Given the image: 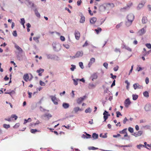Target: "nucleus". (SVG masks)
<instances>
[{"label": "nucleus", "mask_w": 151, "mask_h": 151, "mask_svg": "<svg viewBox=\"0 0 151 151\" xmlns=\"http://www.w3.org/2000/svg\"><path fill=\"white\" fill-rule=\"evenodd\" d=\"M34 11H35V14L38 17H40V13L38 12L37 9H35V10Z\"/></svg>", "instance_id": "obj_26"}, {"label": "nucleus", "mask_w": 151, "mask_h": 151, "mask_svg": "<svg viewBox=\"0 0 151 151\" xmlns=\"http://www.w3.org/2000/svg\"><path fill=\"white\" fill-rule=\"evenodd\" d=\"M131 103V102L129 100V99L128 98L127 99H126L124 102V104L125 107H128Z\"/></svg>", "instance_id": "obj_11"}, {"label": "nucleus", "mask_w": 151, "mask_h": 151, "mask_svg": "<svg viewBox=\"0 0 151 151\" xmlns=\"http://www.w3.org/2000/svg\"><path fill=\"white\" fill-rule=\"evenodd\" d=\"M150 52V50L148 51L147 52H143V55L145 56L146 55H147Z\"/></svg>", "instance_id": "obj_36"}, {"label": "nucleus", "mask_w": 151, "mask_h": 151, "mask_svg": "<svg viewBox=\"0 0 151 151\" xmlns=\"http://www.w3.org/2000/svg\"><path fill=\"white\" fill-rule=\"evenodd\" d=\"M71 66L72 67L70 68V69L71 71H73L76 68V66L73 65H72Z\"/></svg>", "instance_id": "obj_45"}, {"label": "nucleus", "mask_w": 151, "mask_h": 151, "mask_svg": "<svg viewBox=\"0 0 151 151\" xmlns=\"http://www.w3.org/2000/svg\"><path fill=\"white\" fill-rule=\"evenodd\" d=\"M97 19L96 18L93 17L90 20V22L92 24H94L96 21Z\"/></svg>", "instance_id": "obj_22"}, {"label": "nucleus", "mask_w": 151, "mask_h": 151, "mask_svg": "<svg viewBox=\"0 0 151 151\" xmlns=\"http://www.w3.org/2000/svg\"><path fill=\"white\" fill-rule=\"evenodd\" d=\"M73 80L74 82V84L76 86L77 85H78L77 81L79 80V79H78L77 78L76 79H73Z\"/></svg>", "instance_id": "obj_41"}, {"label": "nucleus", "mask_w": 151, "mask_h": 151, "mask_svg": "<svg viewBox=\"0 0 151 151\" xmlns=\"http://www.w3.org/2000/svg\"><path fill=\"white\" fill-rule=\"evenodd\" d=\"M44 69L41 68H40L39 70H37V72L38 73V75L40 76H42V73L44 71Z\"/></svg>", "instance_id": "obj_13"}, {"label": "nucleus", "mask_w": 151, "mask_h": 151, "mask_svg": "<svg viewBox=\"0 0 151 151\" xmlns=\"http://www.w3.org/2000/svg\"><path fill=\"white\" fill-rule=\"evenodd\" d=\"M42 117H47L49 119L50 118L52 117L51 114L49 113H46L42 115Z\"/></svg>", "instance_id": "obj_17"}, {"label": "nucleus", "mask_w": 151, "mask_h": 151, "mask_svg": "<svg viewBox=\"0 0 151 151\" xmlns=\"http://www.w3.org/2000/svg\"><path fill=\"white\" fill-rule=\"evenodd\" d=\"M143 132L142 131H139L137 133H134V134H133L135 137H137L138 136H140L142 134Z\"/></svg>", "instance_id": "obj_18"}, {"label": "nucleus", "mask_w": 151, "mask_h": 151, "mask_svg": "<svg viewBox=\"0 0 151 151\" xmlns=\"http://www.w3.org/2000/svg\"><path fill=\"white\" fill-rule=\"evenodd\" d=\"M103 66L106 68L107 69L108 64L107 63H104L103 64Z\"/></svg>", "instance_id": "obj_61"}, {"label": "nucleus", "mask_w": 151, "mask_h": 151, "mask_svg": "<svg viewBox=\"0 0 151 151\" xmlns=\"http://www.w3.org/2000/svg\"><path fill=\"white\" fill-rule=\"evenodd\" d=\"M145 46L149 49L151 48V44L150 43L146 44Z\"/></svg>", "instance_id": "obj_51"}, {"label": "nucleus", "mask_w": 151, "mask_h": 151, "mask_svg": "<svg viewBox=\"0 0 151 151\" xmlns=\"http://www.w3.org/2000/svg\"><path fill=\"white\" fill-rule=\"evenodd\" d=\"M11 118H14L15 120H16L17 119V116L15 114H13L11 115Z\"/></svg>", "instance_id": "obj_55"}, {"label": "nucleus", "mask_w": 151, "mask_h": 151, "mask_svg": "<svg viewBox=\"0 0 151 151\" xmlns=\"http://www.w3.org/2000/svg\"><path fill=\"white\" fill-rule=\"evenodd\" d=\"M83 52L82 51H78L77 52L76 54L73 56L74 58H78L81 57L83 55Z\"/></svg>", "instance_id": "obj_7"}, {"label": "nucleus", "mask_w": 151, "mask_h": 151, "mask_svg": "<svg viewBox=\"0 0 151 151\" xmlns=\"http://www.w3.org/2000/svg\"><path fill=\"white\" fill-rule=\"evenodd\" d=\"M81 18L80 19V22L81 23H83L85 21V17L81 14Z\"/></svg>", "instance_id": "obj_21"}, {"label": "nucleus", "mask_w": 151, "mask_h": 151, "mask_svg": "<svg viewBox=\"0 0 151 151\" xmlns=\"http://www.w3.org/2000/svg\"><path fill=\"white\" fill-rule=\"evenodd\" d=\"M5 94H9L11 96V95L12 94H13L15 93V92L13 90H12L11 92H5Z\"/></svg>", "instance_id": "obj_43"}, {"label": "nucleus", "mask_w": 151, "mask_h": 151, "mask_svg": "<svg viewBox=\"0 0 151 151\" xmlns=\"http://www.w3.org/2000/svg\"><path fill=\"white\" fill-rule=\"evenodd\" d=\"M32 121V119L30 118H29L27 119H24V122L23 124H25L27 122H30Z\"/></svg>", "instance_id": "obj_35"}, {"label": "nucleus", "mask_w": 151, "mask_h": 151, "mask_svg": "<svg viewBox=\"0 0 151 151\" xmlns=\"http://www.w3.org/2000/svg\"><path fill=\"white\" fill-rule=\"evenodd\" d=\"M114 51L116 52H120V49L119 48H116L114 50Z\"/></svg>", "instance_id": "obj_63"}, {"label": "nucleus", "mask_w": 151, "mask_h": 151, "mask_svg": "<svg viewBox=\"0 0 151 151\" xmlns=\"http://www.w3.org/2000/svg\"><path fill=\"white\" fill-rule=\"evenodd\" d=\"M149 82V79L148 77H146L145 79V83L146 84H148Z\"/></svg>", "instance_id": "obj_64"}, {"label": "nucleus", "mask_w": 151, "mask_h": 151, "mask_svg": "<svg viewBox=\"0 0 151 151\" xmlns=\"http://www.w3.org/2000/svg\"><path fill=\"white\" fill-rule=\"evenodd\" d=\"M129 131L131 133H132L133 132L134 130L133 128L131 127H129L128 128Z\"/></svg>", "instance_id": "obj_52"}, {"label": "nucleus", "mask_w": 151, "mask_h": 151, "mask_svg": "<svg viewBox=\"0 0 151 151\" xmlns=\"http://www.w3.org/2000/svg\"><path fill=\"white\" fill-rule=\"evenodd\" d=\"M21 23L22 25H24V24L25 23V21L24 18H21Z\"/></svg>", "instance_id": "obj_49"}, {"label": "nucleus", "mask_w": 151, "mask_h": 151, "mask_svg": "<svg viewBox=\"0 0 151 151\" xmlns=\"http://www.w3.org/2000/svg\"><path fill=\"white\" fill-rule=\"evenodd\" d=\"M96 86V84H93V83H90L88 85V88L91 89L94 88Z\"/></svg>", "instance_id": "obj_15"}, {"label": "nucleus", "mask_w": 151, "mask_h": 151, "mask_svg": "<svg viewBox=\"0 0 151 151\" xmlns=\"http://www.w3.org/2000/svg\"><path fill=\"white\" fill-rule=\"evenodd\" d=\"M79 65L81 69H83L84 68V67L83 65V63H82L81 62H79Z\"/></svg>", "instance_id": "obj_47"}, {"label": "nucleus", "mask_w": 151, "mask_h": 151, "mask_svg": "<svg viewBox=\"0 0 151 151\" xmlns=\"http://www.w3.org/2000/svg\"><path fill=\"white\" fill-rule=\"evenodd\" d=\"M145 146V145H144L140 144L139 145H137V147L138 149H140L141 148L144 147Z\"/></svg>", "instance_id": "obj_42"}, {"label": "nucleus", "mask_w": 151, "mask_h": 151, "mask_svg": "<svg viewBox=\"0 0 151 151\" xmlns=\"http://www.w3.org/2000/svg\"><path fill=\"white\" fill-rule=\"evenodd\" d=\"M27 2L29 4V5L31 6L32 7H34V4L33 3L31 2L29 0H27Z\"/></svg>", "instance_id": "obj_28"}, {"label": "nucleus", "mask_w": 151, "mask_h": 151, "mask_svg": "<svg viewBox=\"0 0 151 151\" xmlns=\"http://www.w3.org/2000/svg\"><path fill=\"white\" fill-rule=\"evenodd\" d=\"M83 109H80L79 107H75L73 109V111L75 113H76L78 111H81Z\"/></svg>", "instance_id": "obj_16"}, {"label": "nucleus", "mask_w": 151, "mask_h": 151, "mask_svg": "<svg viewBox=\"0 0 151 151\" xmlns=\"http://www.w3.org/2000/svg\"><path fill=\"white\" fill-rule=\"evenodd\" d=\"M40 85L41 86H45V83L41 81H40Z\"/></svg>", "instance_id": "obj_60"}, {"label": "nucleus", "mask_w": 151, "mask_h": 151, "mask_svg": "<svg viewBox=\"0 0 151 151\" xmlns=\"http://www.w3.org/2000/svg\"><path fill=\"white\" fill-rule=\"evenodd\" d=\"M147 22V17H143L142 18V23L143 24H145Z\"/></svg>", "instance_id": "obj_25"}, {"label": "nucleus", "mask_w": 151, "mask_h": 151, "mask_svg": "<svg viewBox=\"0 0 151 151\" xmlns=\"http://www.w3.org/2000/svg\"><path fill=\"white\" fill-rule=\"evenodd\" d=\"M46 56L48 59H54L56 56L55 55H54L51 54H46Z\"/></svg>", "instance_id": "obj_14"}, {"label": "nucleus", "mask_w": 151, "mask_h": 151, "mask_svg": "<svg viewBox=\"0 0 151 151\" xmlns=\"http://www.w3.org/2000/svg\"><path fill=\"white\" fill-rule=\"evenodd\" d=\"M103 114L104 115V122L108 118V116L110 115L108 114V112L106 111H105L104 112Z\"/></svg>", "instance_id": "obj_10"}, {"label": "nucleus", "mask_w": 151, "mask_h": 151, "mask_svg": "<svg viewBox=\"0 0 151 151\" xmlns=\"http://www.w3.org/2000/svg\"><path fill=\"white\" fill-rule=\"evenodd\" d=\"M106 6L107 7L110 8H112L114 6V4L112 3H107Z\"/></svg>", "instance_id": "obj_23"}, {"label": "nucleus", "mask_w": 151, "mask_h": 151, "mask_svg": "<svg viewBox=\"0 0 151 151\" xmlns=\"http://www.w3.org/2000/svg\"><path fill=\"white\" fill-rule=\"evenodd\" d=\"M144 109L146 111H150L151 110V105L150 104L147 103L145 106Z\"/></svg>", "instance_id": "obj_5"}, {"label": "nucleus", "mask_w": 151, "mask_h": 151, "mask_svg": "<svg viewBox=\"0 0 151 151\" xmlns=\"http://www.w3.org/2000/svg\"><path fill=\"white\" fill-rule=\"evenodd\" d=\"M53 47L54 50L55 51H58L61 49L60 45L59 44L55 43L53 44Z\"/></svg>", "instance_id": "obj_3"}, {"label": "nucleus", "mask_w": 151, "mask_h": 151, "mask_svg": "<svg viewBox=\"0 0 151 151\" xmlns=\"http://www.w3.org/2000/svg\"><path fill=\"white\" fill-rule=\"evenodd\" d=\"M14 47L19 52H23V50L17 44L15 45Z\"/></svg>", "instance_id": "obj_20"}, {"label": "nucleus", "mask_w": 151, "mask_h": 151, "mask_svg": "<svg viewBox=\"0 0 151 151\" xmlns=\"http://www.w3.org/2000/svg\"><path fill=\"white\" fill-rule=\"evenodd\" d=\"M40 110L42 111H49L48 110H46L45 109L43 108L41 106H40Z\"/></svg>", "instance_id": "obj_50"}, {"label": "nucleus", "mask_w": 151, "mask_h": 151, "mask_svg": "<svg viewBox=\"0 0 151 151\" xmlns=\"http://www.w3.org/2000/svg\"><path fill=\"white\" fill-rule=\"evenodd\" d=\"M40 38V37H33V40L35 41L37 43H39V39Z\"/></svg>", "instance_id": "obj_29"}, {"label": "nucleus", "mask_w": 151, "mask_h": 151, "mask_svg": "<svg viewBox=\"0 0 151 151\" xmlns=\"http://www.w3.org/2000/svg\"><path fill=\"white\" fill-rule=\"evenodd\" d=\"M10 125L9 124H4L3 125V127L4 128L6 129H8L10 127Z\"/></svg>", "instance_id": "obj_48"}, {"label": "nucleus", "mask_w": 151, "mask_h": 151, "mask_svg": "<svg viewBox=\"0 0 151 151\" xmlns=\"http://www.w3.org/2000/svg\"><path fill=\"white\" fill-rule=\"evenodd\" d=\"M63 46L66 49H69L70 47L69 45L67 44H65L63 45Z\"/></svg>", "instance_id": "obj_59"}, {"label": "nucleus", "mask_w": 151, "mask_h": 151, "mask_svg": "<svg viewBox=\"0 0 151 151\" xmlns=\"http://www.w3.org/2000/svg\"><path fill=\"white\" fill-rule=\"evenodd\" d=\"M86 97V96H84L82 97L78 98L77 100V102L78 104H81V102L85 99Z\"/></svg>", "instance_id": "obj_8"}, {"label": "nucleus", "mask_w": 151, "mask_h": 151, "mask_svg": "<svg viewBox=\"0 0 151 151\" xmlns=\"http://www.w3.org/2000/svg\"><path fill=\"white\" fill-rule=\"evenodd\" d=\"M133 87L135 90L137 89H142L143 88L142 86L139 85L138 83H135L133 85Z\"/></svg>", "instance_id": "obj_6"}, {"label": "nucleus", "mask_w": 151, "mask_h": 151, "mask_svg": "<svg viewBox=\"0 0 151 151\" xmlns=\"http://www.w3.org/2000/svg\"><path fill=\"white\" fill-rule=\"evenodd\" d=\"M143 95L144 96L148 98L149 97V95L148 92L147 91H145L143 93Z\"/></svg>", "instance_id": "obj_30"}, {"label": "nucleus", "mask_w": 151, "mask_h": 151, "mask_svg": "<svg viewBox=\"0 0 151 151\" xmlns=\"http://www.w3.org/2000/svg\"><path fill=\"white\" fill-rule=\"evenodd\" d=\"M123 48H125V49H126V50H127L131 52L132 51V50L131 48H130L128 46H127L125 45H124V47H123Z\"/></svg>", "instance_id": "obj_27"}, {"label": "nucleus", "mask_w": 151, "mask_h": 151, "mask_svg": "<svg viewBox=\"0 0 151 151\" xmlns=\"http://www.w3.org/2000/svg\"><path fill=\"white\" fill-rule=\"evenodd\" d=\"M12 34L14 36L16 37L17 36V31L16 30L14 31L12 33Z\"/></svg>", "instance_id": "obj_56"}, {"label": "nucleus", "mask_w": 151, "mask_h": 151, "mask_svg": "<svg viewBox=\"0 0 151 151\" xmlns=\"http://www.w3.org/2000/svg\"><path fill=\"white\" fill-rule=\"evenodd\" d=\"M92 111L91 109L90 108H88L86 109L85 111L86 113H90Z\"/></svg>", "instance_id": "obj_31"}, {"label": "nucleus", "mask_w": 151, "mask_h": 151, "mask_svg": "<svg viewBox=\"0 0 151 151\" xmlns=\"http://www.w3.org/2000/svg\"><path fill=\"white\" fill-rule=\"evenodd\" d=\"M146 26H145L144 27L139 30L137 33L138 35L141 36L145 33L146 31Z\"/></svg>", "instance_id": "obj_4"}, {"label": "nucleus", "mask_w": 151, "mask_h": 151, "mask_svg": "<svg viewBox=\"0 0 151 151\" xmlns=\"http://www.w3.org/2000/svg\"><path fill=\"white\" fill-rule=\"evenodd\" d=\"M88 149L90 150H97L98 149V148L97 147H94L92 146V147H88Z\"/></svg>", "instance_id": "obj_38"}, {"label": "nucleus", "mask_w": 151, "mask_h": 151, "mask_svg": "<svg viewBox=\"0 0 151 151\" xmlns=\"http://www.w3.org/2000/svg\"><path fill=\"white\" fill-rule=\"evenodd\" d=\"M23 78L24 81L26 82H27L28 80L30 81L32 78L29 79V76L28 74H26L24 75L23 76Z\"/></svg>", "instance_id": "obj_12"}, {"label": "nucleus", "mask_w": 151, "mask_h": 151, "mask_svg": "<svg viewBox=\"0 0 151 151\" xmlns=\"http://www.w3.org/2000/svg\"><path fill=\"white\" fill-rule=\"evenodd\" d=\"M91 77L92 78V80L93 81L94 80L98 78V76L96 73H94L91 76Z\"/></svg>", "instance_id": "obj_19"}, {"label": "nucleus", "mask_w": 151, "mask_h": 151, "mask_svg": "<svg viewBox=\"0 0 151 151\" xmlns=\"http://www.w3.org/2000/svg\"><path fill=\"white\" fill-rule=\"evenodd\" d=\"M86 135H87V137H86L85 135L83 134L82 136V137H83L84 138H89L91 137V135L89 134H87L86 133Z\"/></svg>", "instance_id": "obj_33"}, {"label": "nucleus", "mask_w": 151, "mask_h": 151, "mask_svg": "<svg viewBox=\"0 0 151 151\" xmlns=\"http://www.w3.org/2000/svg\"><path fill=\"white\" fill-rule=\"evenodd\" d=\"M62 106L64 108L66 109L69 107V105L68 103H64L63 104Z\"/></svg>", "instance_id": "obj_24"}, {"label": "nucleus", "mask_w": 151, "mask_h": 151, "mask_svg": "<svg viewBox=\"0 0 151 151\" xmlns=\"http://www.w3.org/2000/svg\"><path fill=\"white\" fill-rule=\"evenodd\" d=\"M101 28H98V29H95V31L96 32L97 34H98L99 32L101 31Z\"/></svg>", "instance_id": "obj_39"}, {"label": "nucleus", "mask_w": 151, "mask_h": 151, "mask_svg": "<svg viewBox=\"0 0 151 151\" xmlns=\"http://www.w3.org/2000/svg\"><path fill=\"white\" fill-rule=\"evenodd\" d=\"M92 137L94 139H97L98 137V135L95 133H93L92 135Z\"/></svg>", "instance_id": "obj_34"}, {"label": "nucleus", "mask_w": 151, "mask_h": 151, "mask_svg": "<svg viewBox=\"0 0 151 151\" xmlns=\"http://www.w3.org/2000/svg\"><path fill=\"white\" fill-rule=\"evenodd\" d=\"M50 97L51 98V100L55 105H57L58 103V99L56 97V95L54 96H50Z\"/></svg>", "instance_id": "obj_2"}, {"label": "nucleus", "mask_w": 151, "mask_h": 151, "mask_svg": "<svg viewBox=\"0 0 151 151\" xmlns=\"http://www.w3.org/2000/svg\"><path fill=\"white\" fill-rule=\"evenodd\" d=\"M37 131H38L36 129H32L31 130V133H35V132H36Z\"/></svg>", "instance_id": "obj_53"}, {"label": "nucleus", "mask_w": 151, "mask_h": 151, "mask_svg": "<svg viewBox=\"0 0 151 151\" xmlns=\"http://www.w3.org/2000/svg\"><path fill=\"white\" fill-rule=\"evenodd\" d=\"M144 6V4H143L142 3L140 4H139L138 7H137V9H140L142 8Z\"/></svg>", "instance_id": "obj_40"}, {"label": "nucleus", "mask_w": 151, "mask_h": 151, "mask_svg": "<svg viewBox=\"0 0 151 151\" xmlns=\"http://www.w3.org/2000/svg\"><path fill=\"white\" fill-rule=\"evenodd\" d=\"M116 117H119V116H122V115L121 114V113L119 111H117L116 112Z\"/></svg>", "instance_id": "obj_54"}, {"label": "nucleus", "mask_w": 151, "mask_h": 151, "mask_svg": "<svg viewBox=\"0 0 151 151\" xmlns=\"http://www.w3.org/2000/svg\"><path fill=\"white\" fill-rule=\"evenodd\" d=\"M95 59L94 58H91L89 62L92 63H93L95 62Z\"/></svg>", "instance_id": "obj_46"}, {"label": "nucleus", "mask_w": 151, "mask_h": 151, "mask_svg": "<svg viewBox=\"0 0 151 151\" xmlns=\"http://www.w3.org/2000/svg\"><path fill=\"white\" fill-rule=\"evenodd\" d=\"M143 68H142L141 67L140 65H137V67L136 68V70L138 71L139 72L142 70L143 69Z\"/></svg>", "instance_id": "obj_32"}, {"label": "nucleus", "mask_w": 151, "mask_h": 151, "mask_svg": "<svg viewBox=\"0 0 151 151\" xmlns=\"http://www.w3.org/2000/svg\"><path fill=\"white\" fill-rule=\"evenodd\" d=\"M134 18V15L132 14H128L127 17V21L126 22V25L127 27H129L132 24Z\"/></svg>", "instance_id": "obj_1"}, {"label": "nucleus", "mask_w": 151, "mask_h": 151, "mask_svg": "<svg viewBox=\"0 0 151 151\" xmlns=\"http://www.w3.org/2000/svg\"><path fill=\"white\" fill-rule=\"evenodd\" d=\"M75 35L76 39L77 40H78L80 36V34L79 32L77 30H75Z\"/></svg>", "instance_id": "obj_9"}, {"label": "nucleus", "mask_w": 151, "mask_h": 151, "mask_svg": "<svg viewBox=\"0 0 151 151\" xmlns=\"http://www.w3.org/2000/svg\"><path fill=\"white\" fill-rule=\"evenodd\" d=\"M127 129H124L120 131L119 132V133L120 134H124L127 132Z\"/></svg>", "instance_id": "obj_44"}, {"label": "nucleus", "mask_w": 151, "mask_h": 151, "mask_svg": "<svg viewBox=\"0 0 151 151\" xmlns=\"http://www.w3.org/2000/svg\"><path fill=\"white\" fill-rule=\"evenodd\" d=\"M143 127L144 128H145L147 129H150V126L148 125H146L145 126H143Z\"/></svg>", "instance_id": "obj_58"}, {"label": "nucleus", "mask_w": 151, "mask_h": 151, "mask_svg": "<svg viewBox=\"0 0 151 151\" xmlns=\"http://www.w3.org/2000/svg\"><path fill=\"white\" fill-rule=\"evenodd\" d=\"M60 40L62 41H65V38L63 36H60Z\"/></svg>", "instance_id": "obj_57"}, {"label": "nucleus", "mask_w": 151, "mask_h": 151, "mask_svg": "<svg viewBox=\"0 0 151 151\" xmlns=\"http://www.w3.org/2000/svg\"><path fill=\"white\" fill-rule=\"evenodd\" d=\"M132 99L134 100H136L138 98V96L137 95L133 94L132 95Z\"/></svg>", "instance_id": "obj_37"}, {"label": "nucleus", "mask_w": 151, "mask_h": 151, "mask_svg": "<svg viewBox=\"0 0 151 151\" xmlns=\"http://www.w3.org/2000/svg\"><path fill=\"white\" fill-rule=\"evenodd\" d=\"M119 68V67L117 65L116 67H115L114 68V71H116L118 70Z\"/></svg>", "instance_id": "obj_62"}]
</instances>
